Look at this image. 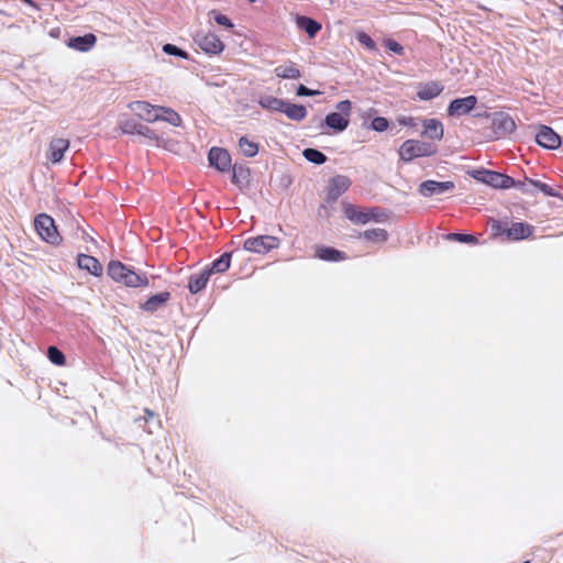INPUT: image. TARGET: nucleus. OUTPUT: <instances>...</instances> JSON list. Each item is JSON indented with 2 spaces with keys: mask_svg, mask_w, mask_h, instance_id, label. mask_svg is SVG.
<instances>
[{
  "mask_svg": "<svg viewBox=\"0 0 563 563\" xmlns=\"http://www.w3.org/2000/svg\"><path fill=\"white\" fill-rule=\"evenodd\" d=\"M401 124H405V125H411L413 123V120L411 118H407V119H402L400 121Z\"/></svg>",
  "mask_w": 563,
  "mask_h": 563,
  "instance_id": "obj_44",
  "label": "nucleus"
},
{
  "mask_svg": "<svg viewBox=\"0 0 563 563\" xmlns=\"http://www.w3.org/2000/svg\"><path fill=\"white\" fill-rule=\"evenodd\" d=\"M119 130L123 134H137L146 140L155 142L157 146H164V141L161 137H158L150 128L137 123L133 118L122 117L119 121Z\"/></svg>",
  "mask_w": 563,
  "mask_h": 563,
  "instance_id": "obj_6",
  "label": "nucleus"
},
{
  "mask_svg": "<svg viewBox=\"0 0 563 563\" xmlns=\"http://www.w3.org/2000/svg\"><path fill=\"white\" fill-rule=\"evenodd\" d=\"M536 142L547 150H556L561 145V137L550 126L542 125L538 129Z\"/></svg>",
  "mask_w": 563,
  "mask_h": 563,
  "instance_id": "obj_12",
  "label": "nucleus"
},
{
  "mask_svg": "<svg viewBox=\"0 0 563 563\" xmlns=\"http://www.w3.org/2000/svg\"><path fill=\"white\" fill-rule=\"evenodd\" d=\"M504 232L509 241H521L532 238L534 228L526 222H514Z\"/></svg>",
  "mask_w": 563,
  "mask_h": 563,
  "instance_id": "obj_14",
  "label": "nucleus"
},
{
  "mask_svg": "<svg viewBox=\"0 0 563 563\" xmlns=\"http://www.w3.org/2000/svg\"><path fill=\"white\" fill-rule=\"evenodd\" d=\"M59 34H60V29L59 27H54L49 31V36L54 37V38H57L59 37Z\"/></svg>",
  "mask_w": 563,
  "mask_h": 563,
  "instance_id": "obj_43",
  "label": "nucleus"
},
{
  "mask_svg": "<svg viewBox=\"0 0 563 563\" xmlns=\"http://www.w3.org/2000/svg\"><path fill=\"white\" fill-rule=\"evenodd\" d=\"M435 153L437 147L415 139L406 140L398 148V156L405 163L419 157L432 156Z\"/></svg>",
  "mask_w": 563,
  "mask_h": 563,
  "instance_id": "obj_4",
  "label": "nucleus"
},
{
  "mask_svg": "<svg viewBox=\"0 0 563 563\" xmlns=\"http://www.w3.org/2000/svg\"><path fill=\"white\" fill-rule=\"evenodd\" d=\"M251 3H254L256 0H249Z\"/></svg>",
  "mask_w": 563,
  "mask_h": 563,
  "instance_id": "obj_48",
  "label": "nucleus"
},
{
  "mask_svg": "<svg viewBox=\"0 0 563 563\" xmlns=\"http://www.w3.org/2000/svg\"><path fill=\"white\" fill-rule=\"evenodd\" d=\"M365 239L372 242H384L387 239V233L383 229L369 230L364 233Z\"/></svg>",
  "mask_w": 563,
  "mask_h": 563,
  "instance_id": "obj_36",
  "label": "nucleus"
},
{
  "mask_svg": "<svg viewBox=\"0 0 563 563\" xmlns=\"http://www.w3.org/2000/svg\"><path fill=\"white\" fill-rule=\"evenodd\" d=\"M492 230H493L494 236L497 238L499 235H505L504 231L506 230V228H503L499 222L493 221Z\"/></svg>",
  "mask_w": 563,
  "mask_h": 563,
  "instance_id": "obj_42",
  "label": "nucleus"
},
{
  "mask_svg": "<svg viewBox=\"0 0 563 563\" xmlns=\"http://www.w3.org/2000/svg\"><path fill=\"white\" fill-rule=\"evenodd\" d=\"M320 93L321 92L319 90L309 89V88H307L303 85H299L297 90H296V95L299 96V97H303V96L311 97V96H317V95H320Z\"/></svg>",
  "mask_w": 563,
  "mask_h": 563,
  "instance_id": "obj_40",
  "label": "nucleus"
},
{
  "mask_svg": "<svg viewBox=\"0 0 563 563\" xmlns=\"http://www.w3.org/2000/svg\"><path fill=\"white\" fill-rule=\"evenodd\" d=\"M258 103L263 109L283 112L286 101L276 97L266 96L261 98Z\"/></svg>",
  "mask_w": 563,
  "mask_h": 563,
  "instance_id": "obj_27",
  "label": "nucleus"
},
{
  "mask_svg": "<svg viewBox=\"0 0 563 563\" xmlns=\"http://www.w3.org/2000/svg\"><path fill=\"white\" fill-rule=\"evenodd\" d=\"M195 42L199 49L208 56H220L227 48L221 36L212 30L197 34Z\"/></svg>",
  "mask_w": 563,
  "mask_h": 563,
  "instance_id": "obj_5",
  "label": "nucleus"
},
{
  "mask_svg": "<svg viewBox=\"0 0 563 563\" xmlns=\"http://www.w3.org/2000/svg\"><path fill=\"white\" fill-rule=\"evenodd\" d=\"M297 25L303 30L309 37H313L321 30V24L319 22L307 16L298 18Z\"/></svg>",
  "mask_w": 563,
  "mask_h": 563,
  "instance_id": "obj_26",
  "label": "nucleus"
},
{
  "mask_svg": "<svg viewBox=\"0 0 563 563\" xmlns=\"http://www.w3.org/2000/svg\"><path fill=\"white\" fill-rule=\"evenodd\" d=\"M538 186H539V188H540L543 192H545V194H548V195H552V192L548 189L547 185H542V184H540V185H538Z\"/></svg>",
  "mask_w": 563,
  "mask_h": 563,
  "instance_id": "obj_45",
  "label": "nucleus"
},
{
  "mask_svg": "<svg viewBox=\"0 0 563 563\" xmlns=\"http://www.w3.org/2000/svg\"><path fill=\"white\" fill-rule=\"evenodd\" d=\"M318 256L324 261H340L343 258L342 254L333 249H321L318 252Z\"/></svg>",
  "mask_w": 563,
  "mask_h": 563,
  "instance_id": "obj_34",
  "label": "nucleus"
},
{
  "mask_svg": "<svg viewBox=\"0 0 563 563\" xmlns=\"http://www.w3.org/2000/svg\"><path fill=\"white\" fill-rule=\"evenodd\" d=\"M238 148L245 157H254L258 153V144L246 136H242L238 141Z\"/></svg>",
  "mask_w": 563,
  "mask_h": 563,
  "instance_id": "obj_24",
  "label": "nucleus"
},
{
  "mask_svg": "<svg viewBox=\"0 0 563 563\" xmlns=\"http://www.w3.org/2000/svg\"><path fill=\"white\" fill-rule=\"evenodd\" d=\"M231 263V254L224 253L221 255L220 258H218L216 262H213L212 267L208 269L210 274L212 273H223L230 267Z\"/></svg>",
  "mask_w": 563,
  "mask_h": 563,
  "instance_id": "obj_31",
  "label": "nucleus"
},
{
  "mask_svg": "<svg viewBox=\"0 0 563 563\" xmlns=\"http://www.w3.org/2000/svg\"><path fill=\"white\" fill-rule=\"evenodd\" d=\"M350 186V180L345 176H336L330 183V192L334 196H339L344 192Z\"/></svg>",
  "mask_w": 563,
  "mask_h": 563,
  "instance_id": "obj_29",
  "label": "nucleus"
},
{
  "mask_svg": "<svg viewBox=\"0 0 563 563\" xmlns=\"http://www.w3.org/2000/svg\"><path fill=\"white\" fill-rule=\"evenodd\" d=\"M421 135L433 141H441L444 135L443 124L434 118H427L421 121Z\"/></svg>",
  "mask_w": 563,
  "mask_h": 563,
  "instance_id": "obj_15",
  "label": "nucleus"
},
{
  "mask_svg": "<svg viewBox=\"0 0 563 563\" xmlns=\"http://www.w3.org/2000/svg\"><path fill=\"white\" fill-rule=\"evenodd\" d=\"M283 112L288 119L294 121H302L307 117V109L301 104L286 102Z\"/></svg>",
  "mask_w": 563,
  "mask_h": 563,
  "instance_id": "obj_22",
  "label": "nucleus"
},
{
  "mask_svg": "<svg viewBox=\"0 0 563 563\" xmlns=\"http://www.w3.org/2000/svg\"><path fill=\"white\" fill-rule=\"evenodd\" d=\"M389 128V122L384 117H376L371 122V129L376 132H384Z\"/></svg>",
  "mask_w": 563,
  "mask_h": 563,
  "instance_id": "obj_38",
  "label": "nucleus"
},
{
  "mask_svg": "<svg viewBox=\"0 0 563 563\" xmlns=\"http://www.w3.org/2000/svg\"><path fill=\"white\" fill-rule=\"evenodd\" d=\"M275 75L280 79H299L301 73L294 64H284L275 68Z\"/></svg>",
  "mask_w": 563,
  "mask_h": 563,
  "instance_id": "obj_23",
  "label": "nucleus"
},
{
  "mask_svg": "<svg viewBox=\"0 0 563 563\" xmlns=\"http://www.w3.org/2000/svg\"><path fill=\"white\" fill-rule=\"evenodd\" d=\"M353 103L350 100H341L335 104V111L328 113L324 124L336 133L343 132L350 124Z\"/></svg>",
  "mask_w": 563,
  "mask_h": 563,
  "instance_id": "obj_3",
  "label": "nucleus"
},
{
  "mask_svg": "<svg viewBox=\"0 0 563 563\" xmlns=\"http://www.w3.org/2000/svg\"><path fill=\"white\" fill-rule=\"evenodd\" d=\"M472 177L483 184L498 189H507L514 186V180L503 174L479 169L472 173Z\"/></svg>",
  "mask_w": 563,
  "mask_h": 563,
  "instance_id": "obj_8",
  "label": "nucleus"
},
{
  "mask_svg": "<svg viewBox=\"0 0 563 563\" xmlns=\"http://www.w3.org/2000/svg\"><path fill=\"white\" fill-rule=\"evenodd\" d=\"M232 169V181L240 188H245L250 185L251 180V170L249 167L244 165H233Z\"/></svg>",
  "mask_w": 563,
  "mask_h": 563,
  "instance_id": "obj_21",
  "label": "nucleus"
},
{
  "mask_svg": "<svg viewBox=\"0 0 563 563\" xmlns=\"http://www.w3.org/2000/svg\"><path fill=\"white\" fill-rule=\"evenodd\" d=\"M126 108L134 118L147 123L164 122L172 128H180L184 124L181 115L170 107L140 99L129 102Z\"/></svg>",
  "mask_w": 563,
  "mask_h": 563,
  "instance_id": "obj_1",
  "label": "nucleus"
},
{
  "mask_svg": "<svg viewBox=\"0 0 563 563\" xmlns=\"http://www.w3.org/2000/svg\"><path fill=\"white\" fill-rule=\"evenodd\" d=\"M34 225L38 235L46 242L57 244L60 241L54 220L47 214L35 218Z\"/></svg>",
  "mask_w": 563,
  "mask_h": 563,
  "instance_id": "obj_9",
  "label": "nucleus"
},
{
  "mask_svg": "<svg viewBox=\"0 0 563 563\" xmlns=\"http://www.w3.org/2000/svg\"><path fill=\"white\" fill-rule=\"evenodd\" d=\"M77 264L80 269H85L93 276L99 277L102 274V266L100 262L90 255L80 254L77 258Z\"/></svg>",
  "mask_w": 563,
  "mask_h": 563,
  "instance_id": "obj_20",
  "label": "nucleus"
},
{
  "mask_svg": "<svg viewBox=\"0 0 563 563\" xmlns=\"http://www.w3.org/2000/svg\"><path fill=\"white\" fill-rule=\"evenodd\" d=\"M210 272L206 271L202 274L192 277L189 282V289L192 294H196L203 289L209 280Z\"/></svg>",
  "mask_w": 563,
  "mask_h": 563,
  "instance_id": "obj_30",
  "label": "nucleus"
},
{
  "mask_svg": "<svg viewBox=\"0 0 563 563\" xmlns=\"http://www.w3.org/2000/svg\"><path fill=\"white\" fill-rule=\"evenodd\" d=\"M443 90L444 86L441 81L428 80L416 86V96L420 101H431L439 97Z\"/></svg>",
  "mask_w": 563,
  "mask_h": 563,
  "instance_id": "obj_10",
  "label": "nucleus"
},
{
  "mask_svg": "<svg viewBox=\"0 0 563 563\" xmlns=\"http://www.w3.org/2000/svg\"><path fill=\"white\" fill-rule=\"evenodd\" d=\"M454 187L452 181H434L427 180L420 185L419 191L424 197H431L434 195H441Z\"/></svg>",
  "mask_w": 563,
  "mask_h": 563,
  "instance_id": "obj_19",
  "label": "nucleus"
},
{
  "mask_svg": "<svg viewBox=\"0 0 563 563\" xmlns=\"http://www.w3.org/2000/svg\"><path fill=\"white\" fill-rule=\"evenodd\" d=\"M208 162L221 173L229 172L232 166L229 152L222 147H212L208 154Z\"/></svg>",
  "mask_w": 563,
  "mask_h": 563,
  "instance_id": "obj_11",
  "label": "nucleus"
},
{
  "mask_svg": "<svg viewBox=\"0 0 563 563\" xmlns=\"http://www.w3.org/2000/svg\"><path fill=\"white\" fill-rule=\"evenodd\" d=\"M208 18L227 30H232L234 27V23L231 19L217 9L210 10L208 12Z\"/></svg>",
  "mask_w": 563,
  "mask_h": 563,
  "instance_id": "obj_28",
  "label": "nucleus"
},
{
  "mask_svg": "<svg viewBox=\"0 0 563 563\" xmlns=\"http://www.w3.org/2000/svg\"><path fill=\"white\" fill-rule=\"evenodd\" d=\"M163 51H164V53H166L168 55L177 56L183 59L188 58V53L174 44H165L163 46Z\"/></svg>",
  "mask_w": 563,
  "mask_h": 563,
  "instance_id": "obj_37",
  "label": "nucleus"
},
{
  "mask_svg": "<svg viewBox=\"0 0 563 563\" xmlns=\"http://www.w3.org/2000/svg\"><path fill=\"white\" fill-rule=\"evenodd\" d=\"M384 45L391 53H395L397 55L404 54V47L395 40H391V38L385 40Z\"/></svg>",
  "mask_w": 563,
  "mask_h": 563,
  "instance_id": "obj_39",
  "label": "nucleus"
},
{
  "mask_svg": "<svg viewBox=\"0 0 563 563\" xmlns=\"http://www.w3.org/2000/svg\"><path fill=\"white\" fill-rule=\"evenodd\" d=\"M24 2L32 3L31 0H24Z\"/></svg>",
  "mask_w": 563,
  "mask_h": 563,
  "instance_id": "obj_47",
  "label": "nucleus"
},
{
  "mask_svg": "<svg viewBox=\"0 0 563 563\" xmlns=\"http://www.w3.org/2000/svg\"><path fill=\"white\" fill-rule=\"evenodd\" d=\"M453 238L456 239L460 242L464 243H476V238L474 235L470 234H453Z\"/></svg>",
  "mask_w": 563,
  "mask_h": 563,
  "instance_id": "obj_41",
  "label": "nucleus"
},
{
  "mask_svg": "<svg viewBox=\"0 0 563 563\" xmlns=\"http://www.w3.org/2000/svg\"><path fill=\"white\" fill-rule=\"evenodd\" d=\"M355 37L358 41V43L361 45H363L364 47H366L367 49H369L372 52H375L377 49L375 42L367 33L362 32V31L356 32Z\"/></svg>",
  "mask_w": 563,
  "mask_h": 563,
  "instance_id": "obj_33",
  "label": "nucleus"
},
{
  "mask_svg": "<svg viewBox=\"0 0 563 563\" xmlns=\"http://www.w3.org/2000/svg\"><path fill=\"white\" fill-rule=\"evenodd\" d=\"M107 273L113 282L126 287H145L148 285L146 276L133 272L119 261L109 262Z\"/></svg>",
  "mask_w": 563,
  "mask_h": 563,
  "instance_id": "obj_2",
  "label": "nucleus"
},
{
  "mask_svg": "<svg viewBox=\"0 0 563 563\" xmlns=\"http://www.w3.org/2000/svg\"><path fill=\"white\" fill-rule=\"evenodd\" d=\"M97 43V37L92 33H87L81 36H73L66 42V46L69 49L79 52V53H87L90 52Z\"/></svg>",
  "mask_w": 563,
  "mask_h": 563,
  "instance_id": "obj_16",
  "label": "nucleus"
},
{
  "mask_svg": "<svg viewBox=\"0 0 563 563\" xmlns=\"http://www.w3.org/2000/svg\"><path fill=\"white\" fill-rule=\"evenodd\" d=\"M169 299V292L163 291L159 294H156L148 298L143 305L142 308L145 311H155L159 307H162L164 303H166Z\"/></svg>",
  "mask_w": 563,
  "mask_h": 563,
  "instance_id": "obj_25",
  "label": "nucleus"
},
{
  "mask_svg": "<svg viewBox=\"0 0 563 563\" xmlns=\"http://www.w3.org/2000/svg\"><path fill=\"white\" fill-rule=\"evenodd\" d=\"M47 356H48L49 361L55 365L62 366L65 364L64 354L55 346L48 347Z\"/></svg>",
  "mask_w": 563,
  "mask_h": 563,
  "instance_id": "obj_35",
  "label": "nucleus"
},
{
  "mask_svg": "<svg viewBox=\"0 0 563 563\" xmlns=\"http://www.w3.org/2000/svg\"><path fill=\"white\" fill-rule=\"evenodd\" d=\"M346 212H347V216H349V218H350V219H352V220H354V219H355V218H354V214L352 213L351 208H347V209H346Z\"/></svg>",
  "mask_w": 563,
  "mask_h": 563,
  "instance_id": "obj_46",
  "label": "nucleus"
},
{
  "mask_svg": "<svg viewBox=\"0 0 563 563\" xmlns=\"http://www.w3.org/2000/svg\"><path fill=\"white\" fill-rule=\"evenodd\" d=\"M515 120L507 113L499 112L493 117V129L500 135L511 134L516 131Z\"/></svg>",
  "mask_w": 563,
  "mask_h": 563,
  "instance_id": "obj_17",
  "label": "nucleus"
},
{
  "mask_svg": "<svg viewBox=\"0 0 563 563\" xmlns=\"http://www.w3.org/2000/svg\"><path fill=\"white\" fill-rule=\"evenodd\" d=\"M280 240L273 235L252 236L244 241L243 249L246 252L265 255L268 252L278 249Z\"/></svg>",
  "mask_w": 563,
  "mask_h": 563,
  "instance_id": "obj_7",
  "label": "nucleus"
},
{
  "mask_svg": "<svg viewBox=\"0 0 563 563\" xmlns=\"http://www.w3.org/2000/svg\"><path fill=\"white\" fill-rule=\"evenodd\" d=\"M477 104L475 96H467L452 100L448 106V114L450 117H461L471 112Z\"/></svg>",
  "mask_w": 563,
  "mask_h": 563,
  "instance_id": "obj_13",
  "label": "nucleus"
},
{
  "mask_svg": "<svg viewBox=\"0 0 563 563\" xmlns=\"http://www.w3.org/2000/svg\"><path fill=\"white\" fill-rule=\"evenodd\" d=\"M69 147V142L67 139H64V137H54L49 141V144H48V148H47V158L56 164V163H59L63 157H64V154L65 152L68 150Z\"/></svg>",
  "mask_w": 563,
  "mask_h": 563,
  "instance_id": "obj_18",
  "label": "nucleus"
},
{
  "mask_svg": "<svg viewBox=\"0 0 563 563\" xmlns=\"http://www.w3.org/2000/svg\"><path fill=\"white\" fill-rule=\"evenodd\" d=\"M303 156L307 161L320 165L323 164L327 159L325 155L318 150L307 148L303 151Z\"/></svg>",
  "mask_w": 563,
  "mask_h": 563,
  "instance_id": "obj_32",
  "label": "nucleus"
}]
</instances>
